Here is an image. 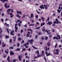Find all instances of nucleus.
Segmentation results:
<instances>
[{
    "mask_svg": "<svg viewBox=\"0 0 62 62\" xmlns=\"http://www.w3.org/2000/svg\"><path fill=\"white\" fill-rule=\"evenodd\" d=\"M27 24L24 25V27H27Z\"/></svg>",
    "mask_w": 62,
    "mask_h": 62,
    "instance_id": "864d4df0",
    "label": "nucleus"
},
{
    "mask_svg": "<svg viewBox=\"0 0 62 62\" xmlns=\"http://www.w3.org/2000/svg\"><path fill=\"white\" fill-rule=\"evenodd\" d=\"M57 46V43H56L55 45V48H56V46Z\"/></svg>",
    "mask_w": 62,
    "mask_h": 62,
    "instance_id": "de8ad7c7",
    "label": "nucleus"
},
{
    "mask_svg": "<svg viewBox=\"0 0 62 62\" xmlns=\"http://www.w3.org/2000/svg\"><path fill=\"white\" fill-rule=\"evenodd\" d=\"M24 41L23 40L21 42V44H23V43H24Z\"/></svg>",
    "mask_w": 62,
    "mask_h": 62,
    "instance_id": "680f3d73",
    "label": "nucleus"
},
{
    "mask_svg": "<svg viewBox=\"0 0 62 62\" xmlns=\"http://www.w3.org/2000/svg\"><path fill=\"white\" fill-rule=\"evenodd\" d=\"M55 51L56 52H59L60 51L59 50H58V49H56L55 50Z\"/></svg>",
    "mask_w": 62,
    "mask_h": 62,
    "instance_id": "c9c22d12",
    "label": "nucleus"
},
{
    "mask_svg": "<svg viewBox=\"0 0 62 62\" xmlns=\"http://www.w3.org/2000/svg\"><path fill=\"white\" fill-rule=\"evenodd\" d=\"M48 39V38L47 36H46L45 38V39L46 40H47V39Z\"/></svg>",
    "mask_w": 62,
    "mask_h": 62,
    "instance_id": "e433bc0d",
    "label": "nucleus"
},
{
    "mask_svg": "<svg viewBox=\"0 0 62 62\" xmlns=\"http://www.w3.org/2000/svg\"><path fill=\"white\" fill-rule=\"evenodd\" d=\"M12 39H11L9 41H10V43H11L12 42Z\"/></svg>",
    "mask_w": 62,
    "mask_h": 62,
    "instance_id": "79ce46f5",
    "label": "nucleus"
},
{
    "mask_svg": "<svg viewBox=\"0 0 62 62\" xmlns=\"http://www.w3.org/2000/svg\"><path fill=\"white\" fill-rule=\"evenodd\" d=\"M32 47H33V48H34V49H36V50H37V49H38V48H36V47H35L33 46H32Z\"/></svg>",
    "mask_w": 62,
    "mask_h": 62,
    "instance_id": "7c9ffc66",
    "label": "nucleus"
},
{
    "mask_svg": "<svg viewBox=\"0 0 62 62\" xmlns=\"http://www.w3.org/2000/svg\"><path fill=\"white\" fill-rule=\"evenodd\" d=\"M5 38L6 39H8V38H9V36H8V35H6L5 36Z\"/></svg>",
    "mask_w": 62,
    "mask_h": 62,
    "instance_id": "a878e982",
    "label": "nucleus"
},
{
    "mask_svg": "<svg viewBox=\"0 0 62 62\" xmlns=\"http://www.w3.org/2000/svg\"><path fill=\"white\" fill-rule=\"evenodd\" d=\"M46 51H47V46L46 47Z\"/></svg>",
    "mask_w": 62,
    "mask_h": 62,
    "instance_id": "6e6d98bb",
    "label": "nucleus"
},
{
    "mask_svg": "<svg viewBox=\"0 0 62 62\" xmlns=\"http://www.w3.org/2000/svg\"><path fill=\"white\" fill-rule=\"evenodd\" d=\"M54 54H56V55H58L59 54V52H54Z\"/></svg>",
    "mask_w": 62,
    "mask_h": 62,
    "instance_id": "dca6fc26",
    "label": "nucleus"
},
{
    "mask_svg": "<svg viewBox=\"0 0 62 62\" xmlns=\"http://www.w3.org/2000/svg\"><path fill=\"white\" fill-rule=\"evenodd\" d=\"M43 23H41V26H42V25H43Z\"/></svg>",
    "mask_w": 62,
    "mask_h": 62,
    "instance_id": "338daca9",
    "label": "nucleus"
},
{
    "mask_svg": "<svg viewBox=\"0 0 62 62\" xmlns=\"http://www.w3.org/2000/svg\"><path fill=\"white\" fill-rule=\"evenodd\" d=\"M10 55H13V54H14V53L12 51H10Z\"/></svg>",
    "mask_w": 62,
    "mask_h": 62,
    "instance_id": "f8f14e48",
    "label": "nucleus"
},
{
    "mask_svg": "<svg viewBox=\"0 0 62 62\" xmlns=\"http://www.w3.org/2000/svg\"><path fill=\"white\" fill-rule=\"evenodd\" d=\"M20 49L18 48L16 49V51H20Z\"/></svg>",
    "mask_w": 62,
    "mask_h": 62,
    "instance_id": "f704fd0d",
    "label": "nucleus"
},
{
    "mask_svg": "<svg viewBox=\"0 0 62 62\" xmlns=\"http://www.w3.org/2000/svg\"><path fill=\"white\" fill-rule=\"evenodd\" d=\"M52 23H52V22L49 21L47 23V24L51 25V24H52Z\"/></svg>",
    "mask_w": 62,
    "mask_h": 62,
    "instance_id": "9b49d317",
    "label": "nucleus"
},
{
    "mask_svg": "<svg viewBox=\"0 0 62 62\" xmlns=\"http://www.w3.org/2000/svg\"><path fill=\"white\" fill-rule=\"evenodd\" d=\"M7 13L8 14V15H9V14L10 13V12L7 11Z\"/></svg>",
    "mask_w": 62,
    "mask_h": 62,
    "instance_id": "72a5a7b5",
    "label": "nucleus"
},
{
    "mask_svg": "<svg viewBox=\"0 0 62 62\" xmlns=\"http://www.w3.org/2000/svg\"><path fill=\"white\" fill-rule=\"evenodd\" d=\"M29 34L28 33L26 35V37H29Z\"/></svg>",
    "mask_w": 62,
    "mask_h": 62,
    "instance_id": "58836bf2",
    "label": "nucleus"
},
{
    "mask_svg": "<svg viewBox=\"0 0 62 62\" xmlns=\"http://www.w3.org/2000/svg\"><path fill=\"white\" fill-rule=\"evenodd\" d=\"M13 62H16V60H15V59L13 60Z\"/></svg>",
    "mask_w": 62,
    "mask_h": 62,
    "instance_id": "774afa93",
    "label": "nucleus"
},
{
    "mask_svg": "<svg viewBox=\"0 0 62 62\" xmlns=\"http://www.w3.org/2000/svg\"><path fill=\"white\" fill-rule=\"evenodd\" d=\"M46 56H49V55H50V54H51V53H49L48 54L47 52V51L46 52Z\"/></svg>",
    "mask_w": 62,
    "mask_h": 62,
    "instance_id": "6e6552de",
    "label": "nucleus"
},
{
    "mask_svg": "<svg viewBox=\"0 0 62 62\" xmlns=\"http://www.w3.org/2000/svg\"><path fill=\"white\" fill-rule=\"evenodd\" d=\"M35 53H37V54H39V50H37V51L35 52Z\"/></svg>",
    "mask_w": 62,
    "mask_h": 62,
    "instance_id": "aec40b11",
    "label": "nucleus"
},
{
    "mask_svg": "<svg viewBox=\"0 0 62 62\" xmlns=\"http://www.w3.org/2000/svg\"><path fill=\"white\" fill-rule=\"evenodd\" d=\"M44 58L45 61H46V62H47V60H46V57H44Z\"/></svg>",
    "mask_w": 62,
    "mask_h": 62,
    "instance_id": "37998d69",
    "label": "nucleus"
},
{
    "mask_svg": "<svg viewBox=\"0 0 62 62\" xmlns=\"http://www.w3.org/2000/svg\"><path fill=\"white\" fill-rule=\"evenodd\" d=\"M5 53H6V54H8V52L6 51H5Z\"/></svg>",
    "mask_w": 62,
    "mask_h": 62,
    "instance_id": "49530a36",
    "label": "nucleus"
},
{
    "mask_svg": "<svg viewBox=\"0 0 62 62\" xmlns=\"http://www.w3.org/2000/svg\"><path fill=\"white\" fill-rule=\"evenodd\" d=\"M6 30H7V31L8 33V34H9V31L8 30V29H6Z\"/></svg>",
    "mask_w": 62,
    "mask_h": 62,
    "instance_id": "c85d7f7f",
    "label": "nucleus"
},
{
    "mask_svg": "<svg viewBox=\"0 0 62 62\" xmlns=\"http://www.w3.org/2000/svg\"><path fill=\"white\" fill-rule=\"evenodd\" d=\"M0 1L2 2L3 3H5V2H8V0H0Z\"/></svg>",
    "mask_w": 62,
    "mask_h": 62,
    "instance_id": "1a4fd4ad",
    "label": "nucleus"
},
{
    "mask_svg": "<svg viewBox=\"0 0 62 62\" xmlns=\"http://www.w3.org/2000/svg\"><path fill=\"white\" fill-rule=\"evenodd\" d=\"M55 21L53 22V23L55 24L56 23L57 24H58L59 23V20H58V19L56 18L55 19Z\"/></svg>",
    "mask_w": 62,
    "mask_h": 62,
    "instance_id": "f257e3e1",
    "label": "nucleus"
},
{
    "mask_svg": "<svg viewBox=\"0 0 62 62\" xmlns=\"http://www.w3.org/2000/svg\"><path fill=\"white\" fill-rule=\"evenodd\" d=\"M27 45H29V43L28 42H27L26 44Z\"/></svg>",
    "mask_w": 62,
    "mask_h": 62,
    "instance_id": "13d9d810",
    "label": "nucleus"
},
{
    "mask_svg": "<svg viewBox=\"0 0 62 62\" xmlns=\"http://www.w3.org/2000/svg\"><path fill=\"white\" fill-rule=\"evenodd\" d=\"M11 11L12 13L14 12V11H13V10L12 9H11Z\"/></svg>",
    "mask_w": 62,
    "mask_h": 62,
    "instance_id": "09e8293b",
    "label": "nucleus"
},
{
    "mask_svg": "<svg viewBox=\"0 0 62 62\" xmlns=\"http://www.w3.org/2000/svg\"><path fill=\"white\" fill-rule=\"evenodd\" d=\"M28 42H29L31 44H33V42H33L34 41V40L33 39H31L30 40H28Z\"/></svg>",
    "mask_w": 62,
    "mask_h": 62,
    "instance_id": "f03ea898",
    "label": "nucleus"
},
{
    "mask_svg": "<svg viewBox=\"0 0 62 62\" xmlns=\"http://www.w3.org/2000/svg\"><path fill=\"white\" fill-rule=\"evenodd\" d=\"M43 6H44V7H45L46 9H47L48 8V7H47V6L49 7L50 6V5H43Z\"/></svg>",
    "mask_w": 62,
    "mask_h": 62,
    "instance_id": "39448f33",
    "label": "nucleus"
},
{
    "mask_svg": "<svg viewBox=\"0 0 62 62\" xmlns=\"http://www.w3.org/2000/svg\"><path fill=\"white\" fill-rule=\"evenodd\" d=\"M40 28V27H36V29H39V28Z\"/></svg>",
    "mask_w": 62,
    "mask_h": 62,
    "instance_id": "603ef678",
    "label": "nucleus"
},
{
    "mask_svg": "<svg viewBox=\"0 0 62 62\" xmlns=\"http://www.w3.org/2000/svg\"><path fill=\"white\" fill-rule=\"evenodd\" d=\"M10 15H11V16H10L11 18H12V17H13V15H12V13H10Z\"/></svg>",
    "mask_w": 62,
    "mask_h": 62,
    "instance_id": "f3484780",
    "label": "nucleus"
},
{
    "mask_svg": "<svg viewBox=\"0 0 62 62\" xmlns=\"http://www.w3.org/2000/svg\"><path fill=\"white\" fill-rule=\"evenodd\" d=\"M51 31L50 30H48V31L47 30H46V32H47V34H50V32H50Z\"/></svg>",
    "mask_w": 62,
    "mask_h": 62,
    "instance_id": "0eeeda50",
    "label": "nucleus"
},
{
    "mask_svg": "<svg viewBox=\"0 0 62 62\" xmlns=\"http://www.w3.org/2000/svg\"><path fill=\"white\" fill-rule=\"evenodd\" d=\"M53 39H58V38H57V37H54L53 38Z\"/></svg>",
    "mask_w": 62,
    "mask_h": 62,
    "instance_id": "412c9836",
    "label": "nucleus"
},
{
    "mask_svg": "<svg viewBox=\"0 0 62 62\" xmlns=\"http://www.w3.org/2000/svg\"><path fill=\"white\" fill-rule=\"evenodd\" d=\"M17 14H22V12L21 11H17Z\"/></svg>",
    "mask_w": 62,
    "mask_h": 62,
    "instance_id": "ddd939ff",
    "label": "nucleus"
},
{
    "mask_svg": "<svg viewBox=\"0 0 62 62\" xmlns=\"http://www.w3.org/2000/svg\"><path fill=\"white\" fill-rule=\"evenodd\" d=\"M31 18H32L34 17V16H34V14H31Z\"/></svg>",
    "mask_w": 62,
    "mask_h": 62,
    "instance_id": "a211bd4d",
    "label": "nucleus"
},
{
    "mask_svg": "<svg viewBox=\"0 0 62 62\" xmlns=\"http://www.w3.org/2000/svg\"><path fill=\"white\" fill-rule=\"evenodd\" d=\"M42 31L43 32H44L45 31V29H42Z\"/></svg>",
    "mask_w": 62,
    "mask_h": 62,
    "instance_id": "4c0bfd02",
    "label": "nucleus"
},
{
    "mask_svg": "<svg viewBox=\"0 0 62 62\" xmlns=\"http://www.w3.org/2000/svg\"><path fill=\"white\" fill-rule=\"evenodd\" d=\"M27 30H28V31H31V33H32V30H31L30 29H28Z\"/></svg>",
    "mask_w": 62,
    "mask_h": 62,
    "instance_id": "6ab92c4d",
    "label": "nucleus"
},
{
    "mask_svg": "<svg viewBox=\"0 0 62 62\" xmlns=\"http://www.w3.org/2000/svg\"><path fill=\"white\" fill-rule=\"evenodd\" d=\"M14 49V48H13V47L10 46V47H9V49H10H10Z\"/></svg>",
    "mask_w": 62,
    "mask_h": 62,
    "instance_id": "bb28decb",
    "label": "nucleus"
},
{
    "mask_svg": "<svg viewBox=\"0 0 62 62\" xmlns=\"http://www.w3.org/2000/svg\"><path fill=\"white\" fill-rule=\"evenodd\" d=\"M39 18V16L38 15H37L36 16V18L37 19V18Z\"/></svg>",
    "mask_w": 62,
    "mask_h": 62,
    "instance_id": "a18cd8bd",
    "label": "nucleus"
},
{
    "mask_svg": "<svg viewBox=\"0 0 62 62\" xmlns=\"http://www.w3.org/2000/svg\"><path fill=\"white\" fill-rule=\"evenodd\" d=\"M5 46H6V45H2L3 47H5Z\"/></svg>",
    "mask_w": 62,
    "mask_h": 62,
    "instance_id": "052dcab7",
    "label": "nucleus"
},
{
    "mask_svg": "<svg viewBox=\"0 0 62 62\" xmlns=\"http://www.w3.org/2000/svg\"><path fill=\"white\" fill-rule=\"evenodd\" d=\"M14 32V30H13L12 31H11L10 33V34L11 35H12V36H13L14 35V34L13 33Z\"/></svg>",
    "mask_w": 62,
    "mask_h": 62,
    "instance_id": "20e7f679",
    "label": "nucleus"
},
{
    "mask_svg": "<svg viewBox=\"0 0 62 62\" xmlns=\"http://www.w3.org/2000/svg\"><path fill=\"white\" fill-rule=\"evenodd\" d=\"M41 39H42V40H44V37H41Z\"/></svg>",
    "mask_w": 62,
    "mask_h": 62,
    "instance_id": "0e129e2a",
    "label": "nucleus"
},
{
    "mask_svg": "<svg viewBox=\"0 0 62 62\" xmlns=\"http://www.w3.org/2000/svg\"><path fill=\"white\" fill-rule=\"evenodd\" d=\"M7 54H5L3 55V57L4 58H6L7 57Z\"/></svg>",
    "mask_w": 62,
    "mask_h": 62,
    "instance_id": "2f4dec72",
    "label": "nucleus"
},
{
    "mask_svg": "<svg viewBox=\"0 0 62 62\" xmlns=\"http://www.w3.org/2000/svg\"><path fill=\"white\" fill-rule=\"evenodd\" d=\"M61 11V10L60 9V10H59L58 9L57 10V11L59 13H60V12Z\"/></svg>",
    "mask_w": 62,
    "mask_h": 62,
    "instance_id": "4be33fe9",
    "label": "nucleus"
},
{
    "mask_svg": "<svg viewBox=\"0 0 62 62\" xmlns=\"http://www.w3.org/2000/svg\"><path fill=\"white\" fill-rule=\"evenodd\" d=\"M18 40H22V38H19L18 39Z\"/></svg>",
    "mask_w": 62,
    "mask_h": 62,
    "instance_id": "473e14b6",
    "label": "nucleus"
},
{
    "mask_svg": "<svg viewBox=\"0 0 62 62\" xmlns=\"http://www.w3.org/2000/svg\"><path fill=\"white\" fill-rule=\"evenodd\" d=\"M25 16H26L25 15H23V18H24V17H25Z\"/></svg>",
    "mask_w": 62,
    "mask_h": 62,
    "instance_id": "4d7b16f0",
    "label": "nucleus"
},
{
    "mask_svg": "<svg viewBox=\"0 0 62 62\" xmlns=\"http://www.w3.org/2000/svg\"><path fill=\"white\" fill-rule=\"evenodd\" d=\"M52 32H54L55 31L54 30V29H53L52 30Z\"/></svg>",
    "mask_w": 62,
    "mask_h": 62,
    "instance_id": "3c124183",
    "label": "nucleus"
},
{
    "mask_svg": "<svg viewBox=\"0 0 62 62\" xmlns=\"http://www.w3.org/2000/svg\"><path fill=\"white\" fill-rule=\"evenodd\" d=\"M16 16L18 18H21V16H19V15L18 14Z\"/></svg>",
    "mask_w": 62,
    "mask_h": 62,
    "instance_id": "5701e85b",
    "label": "nucleus"
},
{
    "mask_svg": "<svg viewBox=\"0 0 62 62\" xmlns=\"http://www.w3.org/2000/svg\"><path fill=\"white\" fill-rule=\"evenodd\" d=\"M4 15V14L3 13H2L1 14V16H3Z\"/></svg>",
    "mask_w": 62,
    "mask_h": 62,
    "instance_id": "bf43d9fd",
    "label": "nucleus"
},
{
    "mask_svg": "<svg viewBox=\"0 0 62 62\" xmlns=\"http://www.w3.org/2000/svg\"><path fill=\"white\" fill-rule=\"evenodd\" d=\"M4 6L5 8H8L10 7V6L9 5H8L7 6V4L5 3L4 4Z\"/></svg>",
    "mask_w": 62,
    "mask_h": 62,
    "instance_id": "7ed1b4c3",
    "label": "nucleus"
},
{
    "mask_svg": "<svg viewBox=\"0 0 62 62\" xmlns=\"http://www.w3.org/2000/svg\"><path fill=\"white\" fill-rule=\"evenodd\" d=\"M5 26H8L9 25V24H8L6 22H5Z\"/></svg>",
    "mask_w": 62,
    "mask_h": 62,
    "instance_id": "2eb2a0df",
    "label": "nucleus"
},
{
    "mask_svg": "<svg viewBox=\"0 0 62 62\" xmlns=\"http://www.w3.org/2000/svg\"><path fill=\"white\" fill-rule=\"evenodd\" d=\"M10 58V57L9 56H8L7 58V61H8V62H10V60L9 59Z\"/></svg>",
    "mask_w": 62,
    "mask_h": 62,
    "instance_id": "9d476101",
    "label": "nucleus"
},
{
    "mask_svg": "<svg viewBox=\"0 0 62 62\" xmlns=\"http://www.w3.org/2000/svg\"><path fill=\"white\" fill-rule=\"evenodd\" d=\"M41 19H42L43 22H44V18L43 17H41Z\"/></svg>",
    "mask_w": 62,
    "mask_h": 62,
    "instance_id": "c756f323",
    "label": "nucleus"
},
{
    "mask_svg": "<svg viewBox=\"0 0 62 62\" xmlns=\"http://www.w3.org/2000/svg\"><path fill=\"white\" fill-rule=\"evenodd\" d=\"M1 20L2 22H4V19H1Z\"/></svg>",
    "mask_w": 62,
    "mask_h": 62,
    "instance_id": "e2e57ef3",
    "label": "nucleus"
},
{
    "mask_svg": "<svg viewBox=\"0 0 62 62\" xmlns=\"http://www.w3.org/2000/svg\"><path fill=\"white\" fill-rule=\"evenodd\" d=\"M57 36L58 37H59V39H61V37H60V36L59 35L57 34Z\"/></svg>",
    "mask_w": 62,
    "mask_h": 62,
    "instance_id": "cd10ccee",
    "label": "nucleus"
},
{
    "mask_svg": "<svg viewBox=\"0 0 62 62\" xmlns=\"http://www.w3.org/2000/svg\"><path fill=\"white\" fill-rule=\"evenodd\" d=\"M42 54L43 55L44 54V51H43V50H42Z\"/></svg>",
    "mask_w": 62,
    "mask_h": 62,
    "instance_id": "8fccbe9b",
    "label": "nucleus"
},
{
    "mask_svg": "<svg viewBox=\"0 0 62 62\" xmlns=\"http://www.w3.org/2000/svg\"><path fill=\"white\" fill-rule=\"evenodd\" d=\"M17 45L18 47H19L20 46V44L19 43H18Z\"/></svg>",
    "mask_w": 62,
    "mask_h": 62,
    "instance_id": "5fc2aeb1",
    "label": "nucleus"
},
{
    "mask_svg": "<svg viewBox=\"0 0 62 62\" xmlns=\"http://www.w3.org/2000/svg\"><path fill=\"white\" fill-rule=\"evenodd\" d=\"M18 58L19 59V61H22V60L21 59V58H22V56L20 55L18 56Z\"/></svg>",
    "mask_w": 62,
    "mask_h": 62,
    "instance_id": "423d86ee",
    "label": "nucleus"
},
{
    "mask_svg": "<svg viewBox=\"0 0 62 62\" xmlns=\"http://www.w3.org/2000/svg\"><path fill=\"white\" fill-rule=\"evenodd\" d=\"M47 45L48 46H50L51 45V44L49 43H47Z\"/></svg>",
    "mask_w": 62,
    "mask_h": 62,
    "instance_id": "393cba45",
    "label": "nucleus"
},
{
    "mask_svg": "<svg viewBox=\"0 0 62 62\" xmlns=\"http://www.w3.org/2000/svg\"><path fill=\"white\" fill-rule=\"evenodd\" d=\"M40 8L41 9H44L45 8L44 7H43V5L41 6Z\"/></svg>",
    "mask_w": 62,
    "mask_h": 62,
    "instance_id": "4468645a",
    "label": "nucleus"
},
{
    "mask_svg": "<svg viewBox=\"0 0 62 62\" xmlns=\"http://www.w3.org/2000/svg\"><path fill=\"white\" fill-rule=\"evenodd\" d=\"M8 20V18H6L5 19V21H7Z\"/></svg>",
    "mask_w": 62,
    "mask_h": 62,
    "instance_id": "69168bd1",
    "label": "nucleus"
},
{
    "mask_svg": "<svg viewBox=\"0 0 62 62\" xmlns=\"http://www.w3.org/2000/svg\"><path fill=\"white\" fill-rule=\"evenodd\" d=\"M10 10H11V9L9 8V9H8L7 10V11H10Z\"/></svg>",
    "mask_w": 62,
    "mask_h": 62,
    "instance_id": "ea45409f",
    "label": "nucleus"
},
{
    "mask_svg": "<svg viewBox=\"0 0 62 62\" xmlns=\"http://www.w3.org/2000/svg\"><path fill=\"white\" fill-rule=\"evenodd\" d=\"M41 57V55H37V57Z\"/></svg>",
    "mask_w": 62,
    "mask_h": 62,
    "instance_id": "a19ab883",
    "label": "nucleus"
},
{
    "mask_svg": "<svg viewBox=\"0 0 62 62\" xmlns=\"http://www.w3.org/2000/svg\"><path fill=\"white\" fill-rule=\"evenodd\" d=\"M34 24H30V26H34Z\"/></svg>",
    "mask_w": 62,
    "mask_h": 62,
    "instance_id": "c03bdc74",
    "label": "nucleus"
},
{
    "mask_svg": "<svg viewBox=\"0 0 62 62\" xmlns=\"http://www.w3.org/2000/svg\"><path fill=\"white\" fill-rule=\"evenodd\" d=\"M24 46L26 48H28V46H26V44H24Z\"/></svg>",
    "mask_w": 62,
    "mask_h": 62,
    "instance_id": "b1692460",
    "label": "nucleus"
}]
</instances>
